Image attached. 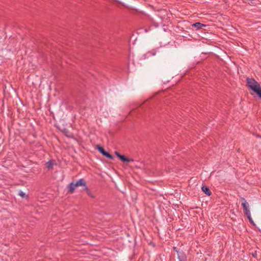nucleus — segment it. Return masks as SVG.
<instances>
[{
	"label": "nucleus",
	"instance_id": "f257e3e1",
	"mask_svg": "<svg viewBox=\"0 0 261 261\" xmlns=\"http://www.w3.org/2000/svg\"><path fill=\"white\" fill-rule=\"evenodd\" d=\"M246 83L248 88L253 91L261 99V86L254 79L247 77Z\"/></svg>",
	"mask_w": 261,
	"mask_h": 261
},
{
	"label": "nucleus",
	"instance_id": "f03ea898",
	"mask_svg": "<svg viewBox=\"0 0 261 261\" xmlns=\"http://www.w3.org/2000/svg\"><path fill=\"white\" fill-rule=\"evenodd\" d=\"M95 148L100 152L104 156L110 159L113 160L114 157L112 155L107 152L104 148L99 144L96 145Z\"/></svg>",
	"mask_w": 261,
	"mask_h": 261
},
{
	"label": "nucleus",
	"instance_id": "7ed1b4c3",
	"mask_svg": "<svg viewBox=\"0 0 261 261\" xmlns=\"http://www.w3.org/2000/svg\"><path fill=\"white\" fill-rule=\"evenodd\" d=\"M116 155L123 163H127L130 162H133L134 160L132 159H129L124 155L121 154L119 152L117 151H115Z\"/></svg>",
	"mask_w": 261,
	"mask_h": 261
},
{
	"label": "nucleus",
	"instance_id": "20e7f679",
	"mask_svg": "<svg viewBox=\"0 0 261 261\" xmlns=\"http://www.w3.org/2000/svg\"><path fill=\"white\" fill-rule=\"evenodd\" d=\"M76 188L75 183L73 182H71L69 185H68V192L69 193H73V192L75 190V189Z\"/></svg>",
	"mask_w": 261,
	"mask_h": 261
},
{
	"label": "nucleus",
	"instance_id": "39448f33",
	"mask_svg": "<svg viewBox=\"0 0 261 261\" xmlns=\"http://www.w3.org/2000/svg\"><path fill=\"white\" fill-rule=\"evenodd\" d=\"M192 27L196 28L197 30L201 29L202 27H205L206 25L199 22L194 23L192 24Z\"/></svg>",
	"mask_w": 261,
	"mask_h": 261
},
{
	"label": "nucleus",
	"instance_id": "423d86ee",
	"mask_svg": "<svg viewBox=\"0 0 261 261\" xmlns=\"http://www.w3.org/2000/svg\"><path fill=\"white\" fill-rule=\"evenodd\" d=\"M86 184V182L83 178L80 179L75 183L76 187L85 186Z\"/></svg>",
	"mask_w": 261,
	"mask_h": 261
},
{
	"label": "nucleus",
	"instance_id": "0eeeda50",
	"mask_svg": "<svg viewBox=\"0 0 261 261\" xmlns=\"http://www.w3.org/2000/svg\"><path fill=\"white\" fill-rule=\"evenodd\" d=\"M202 191L204 192L206 195L210 196L212 194V192L210 190L208 187L205 186H203L202 187Z\"/></svg>",
	"mask_w": 261,
	"mask_h": 261
},
{
	"label": "nucleus",
	"instance_id": "6e6552de",
	"mask_svg": "<svg viewBox=\"0 0 261 261\" xmlns=\"http://www.w3.org/2000/svg\"><path fill=\"white\" fill-rule=\"evenodd\" d=\"M178 261H186L187 260L186 256L182 253H180V254L178 253Z\"/></svg>",
	"mask_w": 261,
	"mask_h": 261
},
{
	"label": "nucleus",
	"instance_id": "1a4fd4ad",
	"mask_svg": "<svg viewBox=\"0 0 261 261\" xmlns=\"http://www.w3.org/2000/svg\"><path fill=\"white\" fill-rule=\"evenodd\" d=\"M46 167L48 169H51L53 168V164L52 161L50 160L46 163Z\"/></svg>",
	"mask_w": 261,
	"mask_h": 261
},
{
	"label": "nucleus",
	"instance_id": "9d476101",
	"mask_svg": "<svg viewBox=\"0 0 261 261\" xmlns=\"http://www.w3.org/2000/svg\"><path fill=\"white\" fill-rule=\"evenodd\" d=\"M241 200L242 201V205L243 208H244L245 207H247L248 205V204L247 203L246 200L244 197H241Z\"/></svg>",
	"mask_w": 261,
	"mask_h": 261
},
{
	"label": "nucleus",
	"instance_id": "9b49d317",
	"mask_svg": "<svg viewBox=\"0 0 261 261\" xmlns=\"http://www.w3.org/2000/svg\"><path fill=\"white\" fill-rule=\"evenodd\" d=\"M18 195L23 198H28V196L26 195L25 194L21 191H18Z\"/></svg>",
	"mask_w": 261,
	"mask_h": 261
},
{
	"label": "nucleus",
	"instance_id": "f8f14e48",
	"mask_svg": "<svg viewBox=\"0 0 261 261\" xmlns=\"http://www.w3.org/2000/svg\"><path fill=\"white\" fill-rule=\"evenodd\" d=\"M83 187H84V190L86 191V192L89 191V189L87 186L86 184L85 185V186H84Z\"/></svg>",
	"mask_w": 261,
	"mask_h": 261
},
{
	"label": "nucleus",
	"instance_id": "ddd939ff",
	"mask_svg": "<svg viewBox=\"0 0 261 261\" xmlns=\"http://www.w3.org/2000/svg\"><path fill=\"white\" fill-rule=\"evenodd\" d=\"M248 207H249V205H248L247 207H245L244 208H243L244 213L246 212H247L248 211H249Z\"/></svg>",
	"mask_w": 261,
	"mask_h": 261
},
{
	"label": "nucleus",
	"instance_id": "4468645a",
	"mask_svg": "<svg viewBox=\"0 0 261 261\" xmlns=\"http://www.w3.org/2000/svg\"><path fill=\"white\" fill-rule=\"evenodd\" d=\"M87 194L88 195H89V196H90L92 198H94V197L92 195L90 190H89L88 192H87Z\"/></svg>",
	"mask_w": 261,
	"mask_h": 261
},
{
	"label": "nucleus",
	"instance_id": "2eb2a0df",
	"mask_svg": "<svg viewBox=\"0 0 261 261\" xmlns=\"http://www.w3.org/2000/svg\"><path fill=\"white\" fill-rule=\"evenodd\" d=\"M245 214L246 215L247 217L251 215L250 211H248L247 212L245 213Z\"/></svg>",
	"mask_w": 261,
	"mask_h": 261
},
{
	"label": "nucleus",
	"instance_id": "dca6fc26",
	"mask_svg": "<svg viewBox=\"0 0 261 261\" xmlns=\"http://www.w3.org/2000/svg\"><path fill=\"white\" fill-rule=\"evenodd\" d=\"M249 222L252 223V224L254 225V222L252 220V218L251 219H250L249 220Z\"/></svg>",
	"mask_w": 261,
	"mask_h": 261
},
{
	"label": "nucleus",
	"instance_id": "f3484780",
	"mask_svg": "<svg viewBox=\"0 0 261 261\" xmlns=\"http://www.w3.org/2000/svg\"><path fill=\"white\" fill-rule=\"evenodd\" d=\"M173 250H175V251L177 252V254H178V253H179V254L180 253H179V252L176 250V247H174V248H173Z\"/></svg>",
	"mask_w": 261,
	"mask_h": 261
},
{
	"label": "nucleus",
	"instance_id": "a211bd4d",
	"mask_svg": "<svg viewBox=\"0 0 261 261\" xmlns=\"http://www.w3.org/2000/svg\"><path fill=\"white\" fill-rule=\"evenodd\" d=\"M256 255V252H255L254 253H253V254H252V255H253V256H254V257H255Z\"/></svg>",
	"mask_w": 261,
	"mask_h": 261
},
{
	"label": "nucleus",
	"instance_id": "6ab92c4d",
	"mask_svg": "<svg viewBox=\"0 0 261 261\" xmlns=\"http://www.w3.org/2000/svg\"><path fill=\"white\" fill-rule=\"evenodd\" d=\"M248 219L249 220L250 219H251V215L249 216H247Z\"/></svg>",
	"mask_w": 261,
	"mask_h": 261
}]
</instances>
